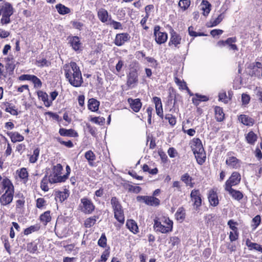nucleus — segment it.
<instances>
[{"instance_id": "f257e3e1", "label": "nucleus", "mask_w": 262, "mask_h": 262, "mask_svg": "<svg viewBox=\"0 0 262 262\" xmlns=\"http://www.w3.org/2000/svg\"><path fill=\"white\" fill-rule=\"evenodd\" d=\"M65 76L69 82H83L79 68L75 62H71L63 66Z\"/></svg>"}, {"instance_id": "f03ea898", "label": "nucleus", "mask_w": 262, "mask_h": 262, "mask_svg": "<svg viewBox=\"0 0 262 262\" xmlns=\"http://www.w3.org/2000/svg\"><path fill=\"white\" fill-rule=\"evenodd\" d=\"M154 222L153 228L157 232L166 234L173 230V221L167 216H163L161 219L156 217Z\"/></svg>"}, {"instance_id": "7ed1b4c3", "label": "nucleus", "mask_w": 262, "mask_h": 262, "mask_svg": "<svg viewBox=\"0 0 262 262\" xmlns=\"http://www.w3.org/2000/svg\"><path fill=\"white\" fill-rule=\"evenodd\" d=\"M111 204L113 210L115 219L122 225L125 222L124 210L118 199L114 196L111 200Z\"/></svg>"}, {"instance_id": "20e7f679", "label": "nucleus", "mask_w": 262, "mask_h": 262, "mask_svg": "<svg viewBox=\"0 0 262 262\" xmlns=\"http://www.w3.org/2000/svg\"><path fill=\"white\" fill-rule=\"evenodd\" d=\"M63 167L60 163L53 165L51 167V171L48 176L56 183L65 182L63 176H61Z\"/></svg>"}, {"instance_id": "39448f33", "label": "nucleus", "mask_w": 262, "mask_h": 262, "mask_svg": "<svg viewBox=\"0 0 262 262\" xmlns=\"http://www.w3.org/2000/svg\"><path fill=\"white\" fill-rule=\"evenodd\" d=\"M78 209L85 214H92L95 209V206L91 199L84 197L80 200Z\"/></svg>"}, {"instance_id": "423d86ee", "label": "nucleus", "mask_w": 262, "mask_h": 262, "mask_svg": "<svg viewBox=\"0 0 262 262\" xmlns=\"http://www.w3.org/2000/svg\"><path fill=\"white\" fill-rule=\"evenodd\" d=\"M241 181V174L237 171H233L228 180L225 182L224 186V188L237 186L240 183Z\"/></svg>"}, {"instance_id": "0eeeda50", "label": "nucleus", "mask_w": 262, "mask_h": 262, "mask_svg": "<svg viewBox=\"0 0 262 262\" xmlns=\"http://www.w3.org/2000/svg\"><path fill=\"white\" fill-rule=\"evenodd\" d=\"M160 28L159 26H156L154 31L155 41L159 45L165 43L168 38L167 34L166 32L160 31Z\"/></svg>"}, {"instance_id": "6e6552de", "label": "nucleus", "mask_w": 262, "mask_h": 262, "mask_svg": "<svg viewBox=\"0 0 262 262\" xmlns=\"http://www.w3.org/2000/svg\"><path fill=\"white\" fill-rule=\"evenodd\" d=\"M0 192H15L14 186L11 180L8 178L5 177L1 182Z\"/></svg>"}, {"instance_id": "1a4fd4ad", "label": "nucleus", "mask_w": 262, "mask_h": 262, "mask_svg": "<svg viewBox=\"0 0 262 262\" xmlns=\"http://www.w3.org/2000/svg\"><path fill=\"white\" fill-rule=\"evenodd\" d=\"M232 153H227L228 158L226 160V164L230 168L236 169L241 167V161L236 157L232 156Z\"/></svg>"}, {"instance_id": "9d476101", "label": "nucleus", "mask_w": 262, "mask_h": 262, "mask_svg": "<svg viewBox=\"0 0 262 262\" xmlns=\"http://www.w3.org/2000/svg\"><path fill=\"white\" fill-rule=\"evenodd\" d=\"M137 200L139 202L143 201L146 205L151 206H157L160 203V200L153 196H138Z\"/></svg>"}, {"instance_id": "9b49d317", "label": "nucleus", "mask_w": 262, "mask_h": 262, "mask_svg": "<svg viewBox=\"0 0 262 262\" xmlns=\"http://www.w3.org/2000/svg\"><path fill=\"white\" fill-rule=\"evenodd\" d=\"M207 198L210 205L216 207L219 205V200L215 188H211L208 191Z\"/></svg>"}, {"instance_id": "f8f14e48", "label": "nucleus", "mask_w": 262, "mask_h": 262, "mask_svg": "<svg viewBox=\"0 0 262 262\" xmlns=\"http://www.w3.org/2000/svg\"><path fill=\"white\" fill-rule=\"evenodd\" d=\"M130 38V36L127 33L117 34L114 40V43L117 46H122L129 40Z\"/></svg>"}, {"instance_id": "ddd939ff", "label": "nucleus", "mask_w": 262, "mask_h": 262, "mask_svg": "<svg viewBox=\"0 0 262 262\" xmlns=\"http://www.w3.org/2000/svg\"><path fill=\"white\" fill-rule=\"evenodd\" d=\"M190 198L193 202V206L196 208H199L202 205L201 194L199 189H193L190 193Z\"/></svg>"}, {"instance_id": "4468645a", "label": "nucleus", "mask_w": 262, "mask_h": 262, "mask_svg": "<svg viewBox=\"0 0 262 262\" xmlns=\"http://www.w3.org/2000/svg\"><path fill=\"white\" fill-rule=\"evenodd\" d=\"M15 192H4L0 196V203L2 206H7L12 202Z\"/></svg>"}, {"instance_id": "2eb2a0df", "label": "nucleus", "mask_w": 262, "mask_h": 262, "mask_svg": "<svg viewBox=\"0 0 262 262\" xmlns=\"http://www.w3.org/2000/svg\"><path fill=\"white\" fill-rule=\"evenodd\" d=\"M181 36L175 32L173 30L170 31V37L168 42L169 46H173L174 47L179 48V45L181 42Z\"/></svg>"}, {"instance_id": "dca6fc26", "label": "nucleus", "mask_w": 262, "mask_h": 262, "mask_svg": "<svg viewBox=\"0 0 262 262\" xmlns=\"http://www.w3.org/2000/svg\"><path fill=\"white\" fill-rule=\"evenodd\" d=\"M190 144L193 154H196L198 152L204 149L201 140L198 138H193L191 141Z\"/></svg>"}, {"instance_id": "f3484780", "label": "nucleus", "mask_w": 262, "mask_h": 262, "mask_svg": "<svg viewBox=\"0 0 262 262\" xmlns=\"http://www.w3.org/2000/svg\"><path fill=\"white\" fill-rule=\"evenodd\" d=\"M152 101L155 104L157 115L162 119L164 118L162 103L160 97L155 96L152 98Z\"/></svg>"}, {"instance_id": "a211bd4d", "label": "nucleus", "mask_w": 262, "mask_h": 262, "mask_svg": "<svg viewBox=\"0 0 262 262\" xmlns=\"http://www.w3.org/2000/svg\"><path fill=\"white\" fill-rule=\"evenodd\" d=\"M54 184L56 183L54 181H52V179L48 176V174L46 173L41 180L40 187L42 191L47 192L50 189L49 184Z\"/></svg>"}, {"instance_id": "6ab92c4d", "label": "nucleus", "mask_w": 262, "mask_h": 262, "mask_svg": "<svg viewBox=\"0 0 262 262\" xmlns=\"http://www.w3.org/2000/svg\"><path fill=\"white\" fill-rule=\"evenodd\" d=\"M127 102L129 104L130 108L134 112L138 113L140 111L142 107V103L139 98L133 99L132 98H129L127 99Z\"/></svg>"}, {"instance_id": "aec40b11", "label": "nucleus", "mask_w": 262, "mask_h": 262, "mask_svg": "<svg viewBox=\"0 0 262 262\" xmlns=\"http://www.w3.org/2000/svg\"><path fill=\"white\" fill-rule=\"evenodd\" d=\"M55 200L56 202L60 203L63 202L68 199L70 195V191L67 189H64V191H56L55 192Z\"/></svg>"}, {"instance_id": "412c9836", "label": "nucleus", "mask_w": 262, "mask_h": 262, "mask_svg": "<svg viewBox=\"0 0 262 262\" xmlns=\"http://www.w3.org/2000/svg\"><path fill=\"white\" fill-rule=\"evenodd\" d=\"M224 189L226 191L228 192L233 199L236 201H239L244 197L242 192L239 190L234 189L232 188V187L225 188Z\"/></svg>"}, {"instance_id": "4be33fe9", "label": "nucleus", "mask_w": 262, "mask_h": 262, "mask_svg": "<svg viewBox=\"0 0 262 262\" xmlns=\"http://www.w3.org/2000/svg\"><path fill=\"white\" fill-rule=\"evenodd\" d=\"M16 173L24 184H26L29 180V173L26 168L22 167L16 171Z\"/></svg>"}, {"instance_id": "5701e85b", "label": "nucleus", "mask_w": 262, "mask_h": 262, "mask_svg": "<svg viewBox=\"0 0 262 262\" xmlns=\"http://www.w3.org/2000/svg\"><path fill=\"white\" fill-rule=\"evenodd\" d=\"M68 40L69 43L74 51H77L80 50L81 43L80 38L78 36L69 37Z\"/></svg>"}, {"instance_id": "b1692460", "label": "nucleus", "mask_w": 262, "mask_h": 262, "mask_svg": "<svg viewBox=\"0 0 262 262\" xmlns=\"http://www.w3.org/2000/svg\"><path fill=\"white\" fill-rule=\"evenodd\" d=\"M97 15L99 19L103 23L109 22V18L111 15H109L106 10L104 8H100L98 10Z\"/></svg>"}, {"instance_id": "393cba45", "label": "nucleus", "mask_w": 262, "mask_h": 262, "mask_svg": "<svg viewBox=\"0 0 262 262\" xmlns=\"http://www.w3.org/2000/svg\"><path fill=\"white\" fill-rule=\"evenodd\" d=\"M214 117L216 121L222 122L225 120V114L223 108L219 106H215L214 107Z\"/></svg>"}, {"instance_id": "a878e982", "label": "nucleus", "mask_w": 262, "mask_h": 262, "mask_svg": "<svg viewBox=\"0 0 262 262\" xmlns=\"http://www.w3.org/2000/svg\"><path fill=\"white\" fill-rule=\"evenodd\" d=\"M39 242V239H36L28 243L26 246L27 251L31 254L37 253Z\"/></svg>"}, {"instance_id": "bb28decb", "label": "nucleus", "mask_w": 262, "mask_h": 262, "mask_svg": "<svg viewBox=\"0 0 262 262\" xmlns=\"http://www.w3.org/2000/svg\"><path fill=\"white\" fill-rule=\"evenodd\" d=\"M59 134L60 136L69 137H77L78 136V133L73 129H66L60 128L59 130Z\"/></svg>"}, {"instance_id": "cd10ccee", "label": "nucleus", "mask_w": 262, "mask_h": 262, "mask_svg": "<svg viewBox=\"0 0 262 262\" xmlns=\"http://www.w3.org/2000/svg\"><path fill=\"white\" fill-rule=\"evenodd\" d=\"M12 143L20 142L24 140V137L17 132H9L7 133Z\"/></svg>"}, {"instance_id": "c85d7f7f", "label": "nucleus", "mask_w": 262, "mask_h": 262, "mask_svg": "<svg viewBox=\"0 0 262 262\" xmlns=\"http://www.w3.org/2000/svg\"><path fill=\"white\" fill-rule=\"evenodd\" d=\"M126 226L131 232L135 234L139 232L138 226L137 223L134 220H127L126 223Z\"/></svg>"}, {"instance_id": "c756f323", "label": "nucleus", "mask_w": 262, "mask_h": 262, "mask_svg": "<svg viewBox=\"0 0 262 262\" xmlns=\"http://www.w3.org/2000/svg\"><path fill=\"white\" fill-rule=\"evenodd\" d=\"M181 180L185 183L186 186L193 188L195 183L193 182V179L187 172L184 173L181 177Z\"/></svg>"}, {"instance_id": "7c9ffc66", "label": "nucleus", "mask_w": 262, "mask_h": 262, "mask_svg": "<svg viewBox=\"0 0 262 262\" xmlns=\"http://www.w3.org/2000/svg\"><path fill=\"white\" fill-rule=\"evenodd\" d=\"M2 15L11 16L14 13L12 5L9 3H5L1 7Z\"/></svg>"}, {"instance_id": "2f4dec72", "label": "nucleus", "mask_w": 262, "mask_h": 262, "mask_svg": "<svg viewBox=\"0 0 262 262\" xmlns=\"http://www.w3.org/2000/svg\"><path fill=\"white\" fill-rule=\"evenodd\" d=\"M238 119L243 124L247 126H252L254 124V120L246 115H241Z\"/></svg>"}, {"instance_id": "473e14b6", "label": "nucleus", "mask_w": 262, "mask_h": 262, "mask_svg": "<svg viewBox=\"0 0 262 262\" xmlns=\"http://www.w3.org/2000/svg\"><path fill=\"white\" fill-rule=\"evenodd\" d=\"M52 219L51 216V211L47 210L41 214L39 216L40 221L45 225H47L48 223L51 222Z\"/></svg>"}, {"instance_id": "72a5a7b5", "label": "nucleus", "mask_w": 262, "mask_h": 262, "mask_svg": "<svg viewBox=\"0 0 262 262\" xmlns=\"http://www.w3.org/2000/svg\"><path fill=\"white\" fill-rule=\"evenodd\" d=\"M224 17L223 13H221L216 18L212 17L209 21L207 23L208 27H213L219 25Z\"/></svg>"}, {"instance_id": "f704fd0d", "label": "nucleus", "mask_w": 262, "mask_h": 262, "mask_svg": "<svg viewBox=\"0 0 262 262\" xmlns=\"http://www.w3.org/2000/svg\"><path fill=\"white\" fill-rule=\"evenodd\" d=\"M100 102L95 98H91L88 101V108L92 112H97L99 109Z\"/></svg>"}, {"instance_id": "c9c22d12", "label": "nucleus", "mask_w": 262, "mask_h": 262, "mask_svg": "<svg viewBox=\"0 0 262 262\" xmlns=\"http://www.w3.org/2000/svg\"><path fill=\"white\" fill-rule=\"evenodd\" d=\"M39 98L43 102L44 105L46 107H49L52 104V101L49 100V96L46 92L39 91L37 93Z\"/></svg>"}, {"instance_id": "e433bc0d", "label": "nucleus", "mask_w": 262, "mask_h": 262, "mask_svg": "<svg viewBox=\"0 0 262 262\" xmlns=\"http://www.w3.org/2000/svg\"><path fill=\"white\" fill-rule=\"evenodd\" d=\"M194 155L196 162L199 165H202L205 162L206 155L204 149H203V151H200L196 153V154Z\"/></svg>"}, {"instance_id": "4c0bfd02", "label": "nucleus", "mask_w": 262, "mask_h": 262, "mask_svg": "<svg viewBox=\"0 0 262 262\" xmlns=\"http://www.w3.org/2000/svg\"><path fill=\"white\" fill-rule=\"evenodd\" d=\"M209 99L206 96L198 94H195L192 98V103L196 106L199 105L201 102L207 101Z\"/></svg>"}, {"instance_id": "58836bf2", "label": "nucleus", "mask_w": 262, "mask_h": 262, "mask_svg": "<svg viewBox=\"0 0 262 262\" xmlns=\"http://www.w3.org/2000/svg\"><path fill=\"white\" fill-rule=\"evenodd\" d=\"M186 217L185 210L184 207H181L178 208L175 213L176 219L182 223L184 221Z\"/></svg>"}, {"instance_id": "ea45409f", "label": "nucleus", "mask_w": 262, "mask_h": 262, "mask_svg": "<svg viewBox=\"0 0 262 262\" xmlns=\"http://www.w3.org/2000/svg\"><path fill=\"white\" fill-rule=\"evenodd\" d=\"M84 157L88 160L89 165L95 166L94 161L96 160V156L93 151L89 150L85 152Z\"/></svg>"}, {"instance_id": "a19ab883", "label": "nucleus", "mask_w": 262, "mask_h": 262, "mask_svg": "<svg viewBox=\"0 0 262 262\" xmlns=\"http://www.w3.org/2000/svg\"><path fill=\"white\" fill-rule=\"evenodd\" d=\"M201 10L203 11V14L204 16H207L210 12L211 5L210 3L206 0H203L201 4Z\"/></svg>"}, {"instance_id": "79ce46f5", "label": "nucleus", "mask_w": 262, "mask_h": 262, "mask_svg": "<svg viewBox=\"0 0 262 262\" xmlns=\"http://www.w3.org/2000/svg\"><path fill=\"white\" fill-rule=\"evenodd\" d=\"M98 219V215H94L87 218L84 222V226L86 228H91L96 224Z\"/></svg>"}, {"instance_id": "37998d69", "label": "nucleus", "mask_w": 262, "mask_h": 262, "mask_svg": "<svg viewBox=\"0 0 262 262\" xmlns=\"http://www.w3.org/2000/svg\"><path fill=\"white\" fill-rule=\"evenodd\" d=\"M5 105L6 106L5 110L6 112L9 113L13 116H17L18 114L17 108L13 104L6 102L5 103Z\"/></svg>"}, {"instance_id": "c03bdc74", "label": "nucleus", "mask_w": 262, "mask_h": 262, "mask_svg": "<svg viewBox=\"0 0 262 262\" xmlns=\"http://www.w3.org/2000/svg\"><path fill=\"white\" fill-rule=\"evenodd\" d=\"M246 244L250 250H255L262 253V246L255 243L252 242L250 239H247Z\"/></svg>"}, {"instance_id": "a18cd8bd", "label": "nucleus", "mask_w": 262, "mask_h": 262, "mask_svg": "<svg viewBox=\"0 0 262 262\" xmlns=\"http://www.w3.org/2000/svg\"><path fill=\"white\" fill-rule=\"evenodd\" d=\"M21 81H30L31 82H41L39 79L33 75L24 74L19 77Z\"/></svg>"}, {"instance_id": "49530a36", "label": "nucleus", "mask_w": 262, "mask_h": 262, "mask_svg": "<svg viewBox=\"0 0 262 262\" xmlns=\"http://www.w3.org/2000/svg\"><path fill=\"white\" fill-rule=\"evenodd\" d=\"M257 136L253 131L249 132L246 136V139L247 142L251 144L254 145L256 141Z\"/></svg>"}, {"instance_id": "de8ad7c7", "label": "nucleus", "mask_w": 262, "mask_h": 262, "mask_svg": "<svg viewBox=\"0 0 262 262\" xmlns=\"http://www.w3.org/2000/svg\"><path fill=\"white\" fill-rule=\"evenodd\" d=\"M57 12L61 15H64L71 12L70 8L66 7L64 5L61 4H58L55 6Z\"/></svg>"}, {"instance_id": "09e8293b", "label": "nucleus", "mask_w": 262, "mask_h": 262, "mask_svg": "<svg viewBox=\"0 0 262 262\" xmlns=\"http://www.w3.org/2000/svg\"><path fill=\"white\" fill-rule=\"evenodd\" d=\"M40 149L38 147L36 148L33 150V154L29 157V162L31 163H35L39 155Z\"/></svg>"}, {"instance_id": "8fccbe9b", "label": "nucleus", "mask_w": 262, "mask_h": 262, "mask_svg": "<svg viewBox=\"0 0 262 262\" xmlns=\"http://www.w3.org/2000/svg\"><path fill=\"white\" fill-rule=\"evenodd\" d=\"M107 25L111 26L115 30H122L123 26L120 22L115 21L112 19L111 16L109 18V22L107 23Z\"/></svg>"}, {"instance_id": "3c124183", "label": "nucleus", "mask_w": 262, "mask_h": 262, "mask_svg": "<svg viewBox=\"0 0 262 262\" xmlns=\"http://www.w3.org/2000/svg\"><path fill=\"white\" fill-rule=\"evenodd\" d=\"M127 82H137L138 81L137 71L135 69L130 70L128 75Z\"/></svg>"}, {"instance_id": "603ef678", "label": "nucleus", "mask_w": 262, "mask_h": 262, "mask_svg": "<svg viewBox=\"0 0 262 262\" xmlns=\"http://www.w3.org/2000/svg\"><path fill=\"white\" fill-rule=\"evenodd\" d=\"M236 39L235 37H229L226 40V44L228 45L230 50L237 51L238 48L236 45L232 44V43L236 42Z\"/></svg>"}, {"instance_id": "864d4df0", "label": "nucleus", "mask_w": 262, "mask_h": 262, "mask_svg": "<svg viewBox=\"0 0 262 262\" xmlns=\"http://www.w3.org/2000/svg\"><path fill=\"white\" fill-rule=\"evenodd\" d=\"M40 227L38 225H32L24 230V234L25 235H28L35 231H38Z\"/></svg>"}, {"instance_id": "5fc2aeb1", "label": "nucleus", "mask_w": 262, "mask_h": 262, "mask_svg": "<svg viewBox=\"0 0 262 262\" xmlns=\"http://www.w3.org/2000/svg\"><path fill=\"white\" fill-rule=\"evenodd\" d=\"M25 204V198L23 194L19 196V199L16 201V209H22L24 208Z\"/></svg>"}, {"instance_id": "6e6d98bb", "label": "nucleus", "mask_w": 262, "mask_h": 262, "mask_svg": "<svg viewBox=\"0 0 262 262\" xmlns=\"http://www.w3.org/2000/svg\"><path fill=\"white\" fill-rule=\"evenodd\" d=\"M105 118L103 117H91L90 119V121L93 123H94L96 124H98L99 125H103L105 123Z\"/></svg>"}, {"instance_id": "4d7b16f0", "label": "nucleus", "mask_w": 262, "mask_h": 262, "mask_svg": "<svg viewBox=\"0 0 262 262\" xmlns=\"http://www.w3.org/2000/svg\"><path fill=\"white\" fill-rule=\"evenodd\" d=\"M219 100L225 104H227L230 102V98H228L226 92L222 91L219 94Z\"/></svg>"}, {"instance_id": "13d9d810", "label": "nucleus", "mask_w": 262, "mask_h": 262, "mask_svg": "<svg viewBox=\"0 0 262 262\" xmlns=\"http://www.w3.org/2000/svg\"><path fill=\"white\" fill-rule=\"evenodd\" d=\"M47 205V201L44 198H39L36 200V207L39 209H42Z\"/></svg>"}, {"instance_id": "bf43d9fd", "label": "nucleus", "mask_w": 262, "mask_h": 262, "mask_svg": "<svg viewBox=\"0 0 262 262\" xmlns=\"http://www.w3.org/2000/svg\"><path fill=\"white\" fill-rule=\"evenodd\" d=\"M98 245L102 248H105L107 246V238L104 233H102L98 241Z\"/></svg>"}, {"instance_id": "052dcab7", "label": "nucleus", "mask_w": 262, "mask_h": 262, "mask_svg": "<svg viewBox=\"0 0 262 262\" xmlns=\"http://www.w3.org/2000/svg\"><path fill=\"white\" fill-rule=\"evenodd\" d=\"M227 225L232 231L234 232H238V230L237 227L238 223L237 222L234 221L233 220H230L228 221Z\"/></svg>"}, {"instance_id": "680f3d73", "label": "nucleus", "mask_w": 262, "mask_h": 262, "mask_svg": "<svg viewBox=\"0 0 262 262\" xmlns=\"http://www.w3.org/2000/svg\"><path fill=\"white\" fill-rule=\"evenodd\" d=\"M181 243V239L178 236H171L170 237V240L169 242V244L171 245L172 247H174L176 246H178Z\"/></svg>"}, {"instance_id": "e2e57ef3", "label": "nucleus", "mask_w": 262, "mask_h": 262, "mask_svg": "<svg viewBox=\"0 0 262 262\" xmlns=\"http://www.w3.org/2000/svg\"><path fill=\"white\" fill-rule=\"evenodd\" d=\"M165 119L166 120H167L168 121L169 124L172 126L175 125L177 123V119L176 117H174L171 114H166V115L165 116Z\"/></svg>"}, {"instance_id": "0e129e2a", "label": "nucleus", "mask_w": 262, "mask_h": 262, "mask_svg": "<svg viewBox=\"0 0 262 262\" xmlns=\"http://www.w3.org/2000/svg\"><path fill=\"white\" fill-rule=\"evenodd\" d=\"M57 141L61 145H64L67 147L72 148L74 146V144L73 142L71 140H69L68 141H64L62 140V139L60 137H57Z\"/></svg>"}, {"instance_id": "69168bd1", "label": "nucleus", "mask_w": 262, "mask_h": 262, "mask_svg": "<svg viewBox=\"0 0 262 262\" xmlns=\"http://www.w3.org/2000/svg\"><path fill=\"white\" fill-rule=\"evenodd\" d=\"M174 93H170L169 95L168 96V99L167 101V105L170 106H171V108H170V111H171L173 108H175L174 106V102H173L172 101V99H174Z\"/></svg>"}, {"instance_id": "338daca9", "label": "nucleus", "mask_w": 262, "mask_h": 262, "mask_svg": "<svg viewBox=\"0 0 262 262\" xmlns=\"http://www.w3.org/2000/svg\"><path fill=\"white\" fill-rule=\"evenodd\" d=\"M190 2L189 0H180L179 3V6L184 10H186L190 6Z\"/></svg>"}, {"instance_id": "774afa93", "label": "nucleus", "mask_w": 262, "mask_h": 262, "mask_svg": "<svg viewBox=\"0 0 262 262\" xmlns=\"http://www.w3.org/2000/svg\"><path fill=\"white\" fill-rule=\"evenodd\" d=\"M86 127L90 134L93 137H96L97 129L95 127L92 126L90 124L86 123Z\"/></svg>"}]
</instances>
